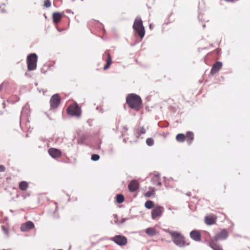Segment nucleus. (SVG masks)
Here are the masks:
<instances>
[{"mask_svg": "<svg viewBox=\"0 0 250 250\" xmlns=\"http://www.w3.org/2000/svg\"><path fill=\"white\" fill-rule=\"evenodd\" d=\"M126 103L130 108L136 111L139 110L142 107V100L140 96L135 94L128 95Z\"/></svg>", "mask_w": 250, "mask_h": 250, "instance_id": "nucleus-1", "label": "nucleus"}, {"mask_svg": "<svg viewBox=\"0 0 250 250\" xmlns=\"http://www.w3.org/2000/svg\"><path fill=\"white\" fill-rule=\"evenodd\" d=\"M171 236L174 243L178 247H183L188 244L187 243L185 238L178 232H173L170 230H166Z\"/></svg>", "mask_w": 250, "mask_h": 250, "instance_id": "nucleus-2", "label": "nucleus"}, {"mask_svg": "<svg viewBox=\"0 0 250 250\" xmlns=\"http://www.w3.org/2000/svg\"><path fill=\"white\" fill-rule=\"evenodd\" d=\"M133 28L140 38L142 39L144 37L145 30L143 25V22L141 19H136L135 20L133 24Z\"/></svg>", "mask_w": 250, "mask_h": 250, "instance_id": "nucleus-3", "label": "nucleus"}, {"mask_svg": "<svg viewBox=\"0 0 250 250\" xmlns=\"http://www.w3.org/2000/svg\"><path fill=\"white\" fill-rule=\"evenodd\" d=\"M38 57L35 53H32L27 56V63L28 70L32 71L36 69L37 67Z\"/></svg>", "mask_w": 250, "mask_h": 250, "instance_id": "nucleus-4", "label": "nucleus"}, {"mask_svg": "<svg viewBox=\"0 0 250 250\" xmlns=\"http://www.w3.org/2000/svg\"><path fill=\"white\" fill-rule=\"evenodd\" d=\"M67 112L72 116L79 117L81 115V109L77 104L70 105L67 109Z\"/></svg>", "mask_w": 250, "mask_h": 250, "instance_id": "nucleus-5", "label": "nucleus"}, {"mask_svg": "<svg viewBox=\"0 0 250 250\" xmlns=\"http://www.w3.org/2000/svg\"><path fill=\"white\" fill-rule=\"evenodd\" d=\"M61 102V98L58 94H54L50 98V104L51 108H57Z\"/></svg>", "mask_w": 250, "mask_h": 250, "instance_id": "nucleus-6", "label": "nucleus"}, {"mask_svg": "<svg viewBox=\"0 0 250 250\" xmlns=\"http://www.w3.org/2000/svg\"><path fill=\"white\" fill-rule=\"evenodd\" d=\"M164 208L163 207L157 206H156L151 211V217L153 219H156L157 217H160L163 211Z\"/></svg>", "mask_w": 250, "mask_h": 250, "instance_id": "nucleus-7", "label": "nucleus"}, {"mask_svg": "<svg viewBox=\"0 0 250 250\" xmlns=\"http://www.w3.org/2000/svg\"><path fill=\"white\" fill-rule=\"evenodd\" d=\"M103 59L105 60L106 62V65L104 67V70H105L109 68L112 62L111 57L108 51H106L104 52L103 55Z\"/></svg>", "mask_w": 250, "mask_h": 250, "instance_id": "nucleus-8", "label": "nucleus"}, {"mask_svg": "<svg viewBox=\"0 0 250 250\" xmlns=\"http://www.w3.org/2000/svg\"><path fill=\"white\" fill-rule=\"evenodd\" d=\"M228 237V233L226 229L222 230L214 237V240L217 241L220 240H225Z\"/></svg>", "mask_w": 250, "mask_h": 250, "instance_id": "nucleus-9", "label": "nucleus"}, {"mask_svg": "<svg viewBox=\"0 0 250 250\" xmlns=\"http://www.w3.org/2000/svg\"><path fill=\"white\" fill-rule=\"evenodd\" d=\"M34 228V224L31 221H27L21 225V230L22 231H26Z\"/></svg>", "mask_w": 250, "mask_h": 250, "instance_id": "nucleus-10", "label": "nucleus"}, {"mask_svg": "<svg viewBox=\"0 0 250 250\" xmlns=\"http://www.w3.org/2000/svg\"><path fill=\"white\" fill-rule=\"evenodd\" d=\"M49 155L54 158H58L61 156V152L57 148H51L48 150Z\"/></svg>", "mask_w": 250, "mask_h": 250, "instance_id": "nucleus-11", "label": "nucleus"}, {"mask_svg": "<svg viewBox=\"0 0 250 250\" xmlns=\"http://www.w3.org/2000/svg\"><path fill=\"white\" fill-rule=\"evenodd\" d=\"M139 187V183L136 180H132L128 185V188L130 192L135 191Z\"/></svg>", "mask_w": 250, "mask_h": 250, "instance_id": "nucleus-12", "label": "nucleus"}, {"mask_svg": "<svg viewBox=\"0 0 250 250\" xmlns=\"http://www.w3.org/2000/svg\"><path fill=\"white\" fill-rule=\"evenodd\" d=\"M114 242L117 244L122 246L125 245V237L120 235H116L113 239Z\"/></svg>", "mask_w": 250, "mask_h": 250, "instance_id": "nucleus-13", "label": "nucleus"}, {"mask_svg": "<svg viewBox=\"0 0 250 250\" xmlns=\"http://www.w3.org/2000/svg\"><path fill=\"white\" fill-rule=\"evenodd\" d=\"M222 63L221 62H217L215 63L212 67L210 73L214 74L217 73L222 67Z\"/></svg>", "mask_w": 250, "mask_h": 250, "instance_id": "nucleus-14", "label": "nucleus"}, {"mask_svg": "<svg viewBox=\"0 0 250 250\" xmlns=\"http://www.w3.org/2000/svg\"><path fill=\"white\" fill-rule=\"evenodd\" d=\"M191 238L196 241H200L201 240V234L198 230H192L190 233Z\"/></svg>", "mask_w": 250, "mask_h": 250, "instance_id": "nucleus-15", "label": "nucleus"}, {"mask_svg": "<svg viewBox=\"0 0 250 250\" xmlns=\"http://www.w3.org/2000/svg\"><path fill=\"white\" fill-rule=\"evenodd\" d=\"M216 217L212 215H208L205 217V223L208 225L214 224L216 222Z\"/></svg>", "mask_w": 250, "mask_h": 250, "instance_id": "nucleus-16", "label": "nucleus"}, {"mask_svg": "<svg viewBox=\"0 0 250 250\" xmlns=\"http://www.w3.org/2000/svg\"><path fill=\"white\" fill-rule=\"evenodd\" d=\"M52 17L53 22L57 24L61 21L62 17V14L59 12H55L53 14Z\"/></svg>", "mask_w": 250, "mask_h": 250, "instance_id": "nucleus-17", "label": "nucleus"}, {"mask_svg": "<svg viewBox=\"0 0 250 250\" xmlns=\"http://www.w3.org/2000/svg\"><path fill=\"white\" fill-rule=\"evenodd\" d=\"M186 136V140L188 144H191L193 139L194 134L192 132L188 131L187 132Z\"/></svg>", "mask_w": 250, "mask_h": 250, "instance_id": "nucleus-18", "label": "nucleus"}, {"mask_svg": "<svg viewBox=\"0 0 250 250\" xmlns=\"http://www.w3.org/2000/svg\"><path fill=\"white\" fill-rule=\"evenodd\" d=\"M216 241H212L210 243V247L214 250H222L221 246L217 244Z\"/></svg>", "mask_w": 250, "mask_h": 250, "instance_id": "nucleus-19", "label": "nucleus"}, {"mask_svg": "<svg viewBox=\"0 0 250 250\" xmlns=\"http://www.w3.org/2000/svg\"><path fill=\"white\" fill-rule=\"evenodd\" d=\"M28 188V183L26 181H21L19 183V188L22 190H26Z\"/></svg>", "mask_w": 250, "mask_h": 250, "instance_id": "nucleus-20", "label": "nucleus"}, {"mask_svg": "<svg viewBox=\"0 0 250 250\" xmlns=\"http://www.w3.org/2000/svg\"><path fill=\"white\" fill-rule=\"evenodd\" d=\"M152 182L154 184L158 186H161V183L160 182V176L158 175H155L153 176L151 179Z\"/></svg>", "mask_w": 250, "mask_h": 250, "instance_id": "nucleus-21", "label": "nucleus"}, {"mask_svg": "<svg viewBox=\"0 0 250 250\" xmlns=\"http://www.w3.org/2000/svg\"><path fill=\"white\" fill-rule=\"evenodd\" d=\"M146 233L149 236H154L157 234V231L153 228H148L146 229Z\"/></svg>", "mask_w": 250, "mask_h": 250, "instance_id": "nucleus-22", "label": "nucleus"}, {"mask_svg": "<svg viewBox=\"0 0 250 250\" xmlns=\"http://www.w3.org/2000/svg\"><path fill=\"white\" fill-rule=\"evenodd\" d=\"M176 139L178 142H183L186 140V136L182 133L178 134L176 136Z\"/></svg>", "mask_w": 250, "mask_h": 250, "instance_id": "nucleus-23", "label": "nucleus"}, {"mask_svg": "<svg viewBox=\"0 0 250 250\" xmlns=\"http://www.w3.org/2000/svg\"><path fill=\"white\" fill-rule=\"evenodd\" d=\"M154 206L153 202L150 200L147 201L145 204V207L147 209H151Z\"/></svg>", "mask_w": 250, "mask_h": 250, "instance_id": "nucleus-24", "label": "nucleus"}, {"mask_svg": "<svg viewBox=\"0 0 250 250\" xmlns=\"http://www.w3.org/2000/svg\"><path fill=\"white\" fill-rule=\"evenodd\" d=\"M150 190L146 192L145 194V196L146 197H150L152 195H153L155 194V190L154 188H150Z\"/></svg>", "mask_w": 250, "mask_h": 250, "instance_id": "nucleus-25", "label": "nucleus"}, {"mask_svg": "<svg viewBox=\"0 0 250 250\" xmlns=\"http://www.w3.org/2000/svg\"><path fill=\"white\" fill-rule=\"evenodd\" d=\"M125 199L124 196L123 194H118L116 196V201L118 203H122L124 202Z\"/></svg>", "mask_w": 250, "mask_h": 250, "instance_id": "nucleus-26", "label": "nucleus"}, {"mask_svg": "<svg viewBox=\"0 0 250 250\" xmlns=\"http://www.w3.org/2000/svg\"><path fill=\"white\" fill-rule=\"evenodd\" d=\"M137 133L139 135L145 134L146 130L144 127H140L137 129Z\"/></svg>", "mask_w": 250, "mask_h": 250, "instance_id": "nucleus-27", "label": "nucleus"}, {"mask_svg": "<svg viewBox=\"0 0 250 250\" xmlns=\"http://www.w3.org/2000/svg\"><path fill=\"white\" fill-rule=\"evenodd\" d=\"M146 144L149 146H152L154 144V140L151 138H147L146 140Z\"/></svg>", "mask_w": 250, "mask_h": 250, "instance_id": "nucleus-28", "label": "nucleus"}, {"mask_svg": "<svg viewBox=\"0 0 250 250\" xmlns=\"http://www.w3.org/2000/svg\"><path fill=\"white\" fill-rule=\"evenodd\" d=\"M1 229H2V230L3 231V232L7 235H8V233H9V232H8V228L4 226V225H2L1 226Z\"/></svg>", "mask_w": 250, "mask_h": 250, "instance_id": "nucleus-29", "label": "nucleus"}, {"mask_svg": "<svg viewBox=\"0 0 250 250\" xmlns=\"http://www.w3.org/2000/svg\"><path fill=\"white\" fill-rule=\"evenodd\" d=\"M91 159L93 161H98V160H99L100 156L98 154H93L91 156Z\"/></svg>", "mask_w": 250, "mask_h": 250, "instance_id": "nucleus-30", "label": "nucleus"}, {"mask_svg": "<svg viewBox=\"0 0 250 250\" xmlns=\"http://www.w3.org/2000/svg\"><path fill=\"white\" fill-rule=\"evenodd\" d=\"M44 6L45 7L48 8L51 6V2L49 0H45L44 1Z\"/></svg>", "mask_w": 250, "mask_h": 250, "instance_id": "nucleus-31", "label": "nucleus"}, {"mask_svg": "<svg viewBox=\"0 0 250 250\" xmlns=\"http://www.w3.org/2000/svg\"><path fill=\"white\" fill-rule=\"evenodd\" d=\"M5 170V167L2 165H0V172H3Z\"/></svg>", "mask_w": 250, "mask_h": 250, "instance_id": "nucleus-32", "label": "nucleus"}, {"mask_svg": "<svg viewBox=\"0 0 250 250\" xmlns=\"http://www.w3.org/2000/svg\"><path fill=\"white\" fill-rule=\"evenodd\" d=\"M114 218H115V219H117V214H114ZM114 222H115V223H116V224H118V222H117V221L116 220H114Z\"/></svg>", "mask_w": 250, "mask_h": 250, "instance_id": "nucleus-33", "label": "nucleus"}, {"mask_svg": "<svg viewBox=\"0 0 250 250\" xmlns=\"http://www.w3.org/2000/svg\"><path fill=\"white\" fill-rule=\"evenodd\" d=\"M3 88V84H1L0 85V91Z\"/></svg>", "mask_w": 250, "mask_h": 250, "instance_id": "nucleus-34", "label": "nucleus"}, {"mask_svg": "<svg viewBox=\"0 0 250 250\" xmlns=\"http://www.w3.org/2000/svg\"><path fill=\"white\" fill-rule=\"evenodd\" d=\"M124 222V219H123L121 222V223H123Z\"/></svg>", "mask_w": 250, "mask_h": 250, "instance_id": "nucleus-35", "label": "nucleus"}, {"mask_svg": "<svg viewBox=\"0 0 250 250\" xmlns=\"http://www.w3.org/2000/svg\"><path fill=\"white\" fill-rule=\"evenodd\" d=\"M123 141H124V142H125V139H124Z\"/></svg>", "mask_w": 250, "mask_h": 250, "instance_id": "nucleus-36", "label": "nucleus"}]
</instances>
